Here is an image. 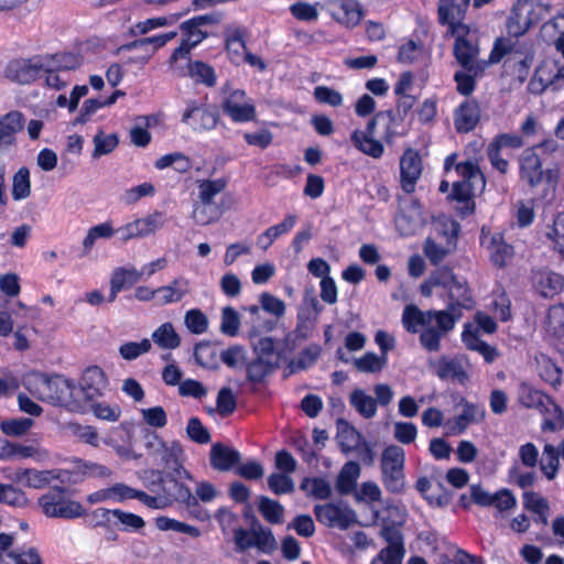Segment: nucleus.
<instances>
[{"label": "nucleus", "instance_id": "f257e3e1", "mask_svg": "<svg viewBox=\"0 0 564 564\" xmlns=\"http://www.w3.org/2000/svg\"><path fill=\"white\" fill-rule=\"evenodd\" d=\"M437 294L447 300L444 310L422 311L414 304H408L401 317L404 329L410 334H420V345L429 352L440 351L442 339L455 329L463 311H471L476 306L467 280L448 268H445L443 292Z\"/></svg>", "mask_w": 564, "mask_h": 564}, {"label": "nucleus", "instance_id": "f03ea898", "mask_svg": "<svg viewBox=\"0 0 564 564\" xmlns=\"http://www.w3.org/2000/svg\"><path fill=\"white\" fill-rule=\"evenodd\" d=\"M22 386L37 400L72 412H84L83 401L75 394L74 382L62 375L29 371L22 377Z\"/></svg>", "mask_w": 564, "mask_h": 564}, {"label": "nucleus", "instance_id": "7ed1b4c3", "mask_svg": "<svg viewBox=\"0 0 564 564\" xmlns=\"http://www.w3.org/2000/svg\"><path fill=\"white\" fill-rule=\"evenodd\" d=\"M505 57L506 65L512 74L521 84L524 83L534 62L532 45L509 37H498L490 52V61L492 64H497Z\"/></svg>", "mask_w": 564, "mask_h": 564}, {"label": "nucleus", "instance_id": "20e7f679", "mask_svg": "<svg viewBox=\"0 0 564 564\" xmlns=\"http://www.w3.org/2000/svg\"><path fill=\"white\" fill-rule=\"evenodd\" d=\"M48 66L43 69L45 86L55 90H62L70 83L69 72L78 69L83 64L79 54L70 52H58L47 54Z\"/></svg>", "mask_w": 564, "mask_h": 564}, {"label": "nucleus", "instance_id": "39448f33", "mask_svg": "<svg viewBox=\"0 0 564 564\" xmlns=\"http://www.w3.org/2000/svg\"><path fill=\"white\" fill-rule=\"evenodd\" d=\"M41 511L48 518L76 519L85 513L83 506L72 500L63 487H53L37 499Z\"/></svg>", "mask_w": 564, "mask_h": 564}, {"label": "nucleus", "instance_id": "423d86ee", "mask_svg": "<svg viewBox=\"0 0 564 564\" xmlns=\"http://www.w3.org/2000/svg\"><path fill=\"white\" fill-rule=\"evenodd\" d=\"M456 173L462 177L453 184L451 197L458 202L468 203L476 193H481L486 187L484 173L478 164L471 160L456 165Z\"/></svg>", "mask_w": 564, "mask_h": 564}, {"label": "nucleus", "instance_id": "0eeeda50", "mask_svg": "<svg viewBox=\"0 0 564 564\" xmlns=\"http://www.w3.org/2000/svg\"><path fill=\"white\" fill-rule=\"evenodd\" d=\"M404 449L398 445L387 446L381 456L383 484L388 491L398 494L404 488Z\"/></svg>", "mask_w": 564, "mask_h": 564}, {"label": "nucleus", "instance_id": "6e6552de", "mask_svg": "<svg viewBox=\"0 0 564 564\" xmlns=\"http://www.w3.org/2000/svg\"><path fill=\"white\" fill-rule=\"evenodd\" d=\"M316 520L325 527L347 530L356 521V512L341 501L314 506Z\"/></svg>", "mask_w": 564, "mask_h": 564}, {"label": "nucleus", "instance_id": "1a4fd4ad", "mask_svg": "<svg viewBox=\"0 0 564 564\" xmlns=\"http://www.w3.org/2000/svg\"><path fill=\"white\" fill-rule=\"evenodd\" d=\"M223 111L232 122L246 123L256 120L257 110L254 100L247 96L242 89H232L226 93Z\"/></svg>", "mask_w": 564, "mask_h": 564}, {"label": "nucleus", "instance_id": "9d476101", "mask_svg": "<svg viewBox=\"0 0 564 564\" xmlns=\"http://www.w3.org/2000/svg\"><path fill=\"white\" fill-rule=\"evenodd\" d=\"M47 54L36 55L25 59H13L6 68V76L19 84H31L43 78V69L48 66Z\"/></svg>", "mask_w": 564, "mask_h": 564}, {"label": "nucleus", "instance_id": "9b49d317", "mask_svg": "<svg viewBox=\"0 0 564 564\" xmlns=\"http://www.w3.org/2000/svg\"><path fill=\"white\" fill-rule=\"evenodd\" d=\"M219 115L216 109L205 104L189 100L182 116V122L195 132L209 131L216 128Z\"/></svg>", "mask_w": 564, "mask_h": 564}, {"label": "nucleus", "instance_id": "f8f14e48", "mask_svg": "<svg viewBox=\"0 0 564 564\" xmlns=\"http://www.w3.org/2000/svg\"><path fill=\"white\" fill-rule=\"evenodd\" d=\"M108 380L104 370L98 366L87 367L80 377L79 388L75 394L83 401L84 411L87 404L101 397L107 389Z\"/></svg>", "mask_w": 564, "mask_h": 564}, {"label": "nucleus", "instance_id": "ddd939ff", "mask_svg": "<svg viewBox=\"0 0 564 564\" xmlns=\"http://www.w3.org/2000/svg\"><path fill=\"white\" fill-rule=\"evenodd\" d=\"M322 8L347 29L356 28L364 18L361 6L356 0H327Z\"/></svg>", "mask_w": 564, "mask_h": 564}, {"label": "nucleus", "instance_id": "4468645a", "mask_svg": "<svg viewBox=\"0 0 564 564\" xmlns=\"http://www.w3.org/2000/svg\"><path fill=\"white\" fill-rule=\"evenodd\" d=\"M164 215L161 212H154L147 217L138 218L116 229L119 239L127 242L131 239L147 237L154 234L164 225Z\"/></svg>", "mask_w": 564, "mask_h": 564}, {"label": "nucleus", "instance_id": "2eb2a0df", "mask_svg": "<svg viewBox=\"0 0 564 564\" xmlns=\"http://www.w3.org/2000/svg\"><path fill=\"white\" fill-rule=\"evenodd\" d=\"M457 404L463 408V411L445 422L448 435L463 434L469 425L482 421L486 415L484 406L471 403L465 398H460Z\"/></svg>", "mask_w": 564, "mask_h": 564}, {"label": "nucleus", "instance_id": "dca6fc26", "mask_svg": "<svg viewBox=\"0 0 564 564\" xmlns=\"http://www.w3.org/2000/svg\"><path fill=\"white\" fill-rule=\"evenodd\" d=\"M519 170L521 180L525 181L530 187L540 185L546 174L551 178V170L546 172L542 167V160L536 153V148H527L519 156Z\"/></svg>", "mask_w": 564, "mask_h": 564}, {"label": "nucleus", "instance_id": "f3484780", "mask_svg": "<svg viewBox=\"0 0 564 564\" xmlns=\"http://www.w3.org/2000/svg\"><path fill=\"white\" fill-rule=\"evenodd\" d=\"M468 368L469 361L464 355L443 356L435 364V373L442 380H452L465 384L469 380Z\"/></svg>", "mask_w": 564, "mask_h": 564}, {"label": "nucleus", "instance_id": "a211bd4d", "mask_svg": "<svg viewBox=\"0 0 564 564\" xmlns=\"http://www.w3.org/2000/svg\"><path fill=\"white\" fill-rule=\"evenodd\" d=\"M453 54L462 68L474 72V74H484L491 63L488 59H480L479 43H454Z\"/></svg>", "mask_w": 564, "mask_h": 564}, {"label": "nucleus", "instance_id": "6ab92c4d", "mask_svg": "<svg viewBox=\"0 0 564 564\" xmlns=\"http://www.w3.org/2000/svg\"><path fill=\"white\" fill-rule=\"evenodd\" d=\"M518 400L525 408L535 409L541 413H550L551 411H554L558 416H562L561 409L547 394L533 388L527 382L519 384Z\"/></svg>", "mask_w": 564, "mask_h": 564}, {"label": "nucleus", "instance_id": "aec40b11", "mask_svg": "<svg viewBox=\"0 0 564 564\" xmlns=\"http://www.w3.org/2000/svg\"><path fill=\"white\" fill-rule=\"evenodd\" d=\"M532 9L528 0H517L507 19L506 29L509 39H518L525 34L533 25L534 20L531 17Z\"/></svg>", "mask_w": 564, "mask_h": 564}, {"label": "nucleus", "instance_id": "412c9836", "mask_svg": "<svg viewBox=\"0 0 564 564\" xmlns=\"http://www.w3.org/2000/svg\"><path fill=\"white\" fill-rule=\"evenodd\" d=\"M422 174V162L417 151L408 149L400 159V176L402 189L411 194Z\"/></svg>", "mask_w": 564, "mask_h": 564}, {"label": "nucleus", "instance_id": "4be33fe9", "mask_svg": "<svg viewBox=\"0 0 564 564\" xmlns=\"http://www.w3.org/2000/svg\"><path fill=\"white\" fill-rule=\"evenodd\" d=\"M158 456L164 467L174 473L178 478L192 479L191 474L183 467V448L178 442L167 444L158 440Z\"/></svg>", "mask_w": 564, "mask_h": 564}, {"label": "nucleus", "instance_id": "5701e85b", "mask_svg": "<svg viewBox=\"0 0 564 564\" xmlns=\"http://www.w3.org/2000/svg\"><path fill=\"white\" fill-rule=\"evenodd\" d=\"M375 122L369 120L365 130L356 129L351 132L350 141L362 154L380 159L384 153V147L381 141L375 139Z\"/></svg>", "mask_w": 564, "mask_h": 564}, {"label": "nucleus", "instance_id": "b1692460", "mask_svg": "<svg viewBox=\"0 0 564 564\" xmlns=\"http://www.w3.org/2000/svg\"><path fill=\"white\" fill-rule=\"evenodd\" d=\"M25 458H32L36 463H43L50 458V452L39 445H26L9 441L3 442L0 451V459L11 460Z\"/></svg>", "mask_w": 564, "mask_h": 564}, {"label": "nucleus", "instance_id": "393cba45", "mask_svg": "<svg viewBox=\"0 0 564 564\" xmlns=\"http://www.w3.org/2000/svg\"><path fill=\"white\" fill-rule=\"evenodd\" d=\"M480 242L490 251V258L495 265L501 268L513 256V247L506 242L501 232L486 234L481 229Z\"/></svg>", "mask_w": 564, "mask_h": 564}, {"label": "nucleus", "instance_id": "a878e982", "mask_svg": "<svg viewBox=\"0 0 564 564\" xmlns=\"http://www.w3.org/2000/svg\"><path fill=\"white\" fill-rule=\"evenodd\" d=\"M470 0H440L437 4V20L447 30L463 23Z\"/></svg>", "mask_w": 564, "mask_h": 564}, {"label": "nucleus", "instance_id": "bb28decb", "mask_svg": "<svg viewBox=\"0 0 564 564\" xmlns=\"http://www.w3.org/2000/svg\"><path fill=\"white\" fill-rule=\"evenodd\" d=\"M480 120L479 104L475 99L464 100L454 111V126L457 132L474 130Z\"/></svg>", "mask_w": 564, "mask_h": 564}, {"label": "nucleus", "instance_id": "cd10ccee", "mask_svg": "<svg viewBox=\"0 0 564 564\" xmlns=\"http://www.w3.org/2000/svg\"><path fill=\"white\" fill-rule=\"evenodd\" d=\"M321 312L322 306L315 296H306L304 299V306L297 313V325L295 328L297 337L306 338L308 336V332L314 327Z\"/></svg>", "mask_w": 564, "mask_h": 564}, {"label": "nucleus", "instance_id": "c85d7f7f", "mask_svg": "<svg viewBox=\"0 0 564 564\" xmlns=\"http://www.w3.org/2000/svg\"><path fill=\"white\" fill-rule=\"evenodd\" d=\"M462 341L469 350L480 354L488 364L494 362L499 355L497 348L482 340L479 330L470 324L464 325Z\"/></svg>", "mask_w": 564, "mask_h": 564}, {"label": "nucleus", "instance_id": "c756f323", "mask_svg": "<svg viewBox=\"0 0 564 564\" xmlns=\"http://www.w3.org/2000/svg\"><path fill=\"white\" fill-rule=\"evenodd\" d=\"M191 291L189 281L183 276L172 280L167 285L156 288V303L161 306L181 302Z\"/></svg>", "mask_w": 564, "mask_h": 564}, {"label": "nucleus", "instance_id": "7c9ffc66", "mask_svg": "<svg viewBox=\"0 0 564 564\" xmlns=\"http://www.w3.org/2000/svg\"><path fill=\"white\" fill-rule=\"evenodd\" d=\"M24 117L20 111H10L0 117V149L15 144L17 133L22 130Z\"/></svg>", "mask_w": 564, "mask_h": 564}, {"label": "nucleus", "instance_id": "2f4dec72", "mask_svg": "<svg viewBox=\"0 0 564 564\" xmlns=\"http://www.w3.org/2000/svg\"><path fill=\"white\" fill-rule=\"evenodd\" d=\"M240 453L224 444H214L210 448V465L219 471H228L240 463Z\"/></svg>", "mask_w": 564, "mask_h": 564}, {"label": "nucleus", "instance_id": "473e14b6", "mask_svg": "<svg viewBox=\"0 0 564 564\" xmlns=\"http://www.w3.org/2000/svg\"><path fill=\"white\" fill-rule=\"evenodd\" d=\"M415 488L427 500L431 506L446 507L452 500V494L441 484L433 486L426 477L416 480Z\"/></svg>", "mask_w": 564, "mask_h": 564}, {"label": "nucleus", "instance_id": "72a5a7b5", "mask_svg": "<svg viewBox=\"0 0 564 564\" xmlns=\"http://www.w3.org/2000/svg\"><path fill=\"white\" fill-rule=\"evenodd\" d=\"M20 474L19 485L32 489H43L61 477L59 470L56 469L37 470L35 468H22Z\"/></svg>", "mask_w": 564, "mask_h": 564}, {"label": "nucleus", "instance_id": "f704fd0d", "mask_svg": "<svg viewBox=\"0 0 564 564\" xmlns=\"http://www.w3.org/2000/svg\"><path fill=\"white\" fill-rule=\"evenodd\" d=\"M563 276L553 271H539L533 276V284L535 289L544 297H551L555 295L563 288Z\"/></svg>", "mask_w": 564, "mask_h": 564}, {"label": "nucleus", "instance_id": "c9c22d12", "mask_svg": "<svg viewBox=\"0 0 564 564\" xmlns=\"http://www.w3.org/2000/svg\"><path fill=\"white\" fill-rule=\"evenodd\" d=\"M247 380L253 384L264 382L268 376H270L278 367L279 364L273 360H267L262 358H253L251 361L246 362Z\"/></svg>", "mask_w": 564, "mask_h": 564}, {"label": "nucleus", "instance_id": "e433bc0d", "mask_svg": "<svg viewBox=\"0 0 564 564\" xmlns=\"http://www.w3.org/2000/svg\"><path fill=\"white\" fill-rule=\"evenodd\" d=\"M225 42L230 61L236 65H240L245 54L248 52L242 31L240 29L227 30Z\"/></svg>", "mask_w": 564, "mask_h": 564}, {"label": "nucleus", "instance_id": "4c0bfd02", "mask_svg": "<svg viewBox=\"0 0 564 564\" xmlns=\"http://www.w3.org/2000/svg\"><path fill=\"white\" fill-rule=\"evenodd\" d=\"M153 343L164 350H173L180 347L181 337L171 322L160 325L151 336Z\"/></svg>", "mask_w": 564, "mask_h": 564}, {"label": "nucleus", "instance_id": "58836bf2", "mask_svg": "<svg viewBox=\"0 0 564 564\" xmlns=\"http://www.w3.org/2000/svg\"><path fill=\"white\" fill-rule=\"evenodd\" d=\"M360 476V466L356 462L346 463L336 480V489L340 495L350 494L357 484V480Z\"/></svg>", "mask_w": 564, "mask_h": 564}, {"label": "nucleus", "instance_id": "ea45409f", "mask_svg": "<svg viewBox=\"0 0 564 564\" xmlns=\"http://www.w3.org/2000/svg\"><path fill=\"white\" fill-rule=\"evenodd\" d=\"M402 119V117H400V119L397 118L392 111L388 110L376 113L375 117L370 119V121L375 122V128L378 123L384 124V132L382 138L386 143L391 144L395 138L404 134L399 130L400 121Z\"/></svg>", "mask_w": 564, "mask_h": 564}, {"label": "nucleus", "instance_id": "a19ab883", "mask_svg": "<svg viewBox=\"0 0 564 564\" xmlns=\"http://www.w3.org/2000/svg\"><path fill=\"white\" fill-rule=\"evenodd\" d=\"M536 371L540 378L551 386L561 383V368L545 354L535 356Z\"/></svg>", "mask_w": 564, "mask_h": 564}, {"label": "nucleus", "instance_id": "79ce46f5", "mask_svg": "<svg viewBox=\"0 0 564 564\" xmlns=\"http://www.w3.org/2000/svg\"><path fill=\"white\" fill-rule=\"evenodd\" d=\"M349 403L365 419H372L377 414L375 398L362 389H355L349 394Z\"/></svg>", "mask_w": 564, "mask_h": 564}, {"label": "nucleus", "instance_id": "37998d69", "mask_svg": "<svg viewBox=\"0 0 564 564\" xmlns=\"http://www.w3.org/2000/svg\"><path fill=\"white\" fill-rule=\"evenodd\" d=\"M227 187V180L224 177L215 180L197 181L198 200L208 205L216 204L215 197Z\"/></svg>", "mask_w": 564, "mask_h": 564}, {"label": "nucleus", "instance_id": "c03bdc74", "mask_svg": "<svg viewBox=\"0 0 564 564\" xmlns=\"http://www.w3.org/2000/svg\"><path fill=\"white\" fill-rule=\"evenodd\" d=\"M251 535L253 538L252 546H256L263 553H271L276 549V540L270 529L261 525L254 520L251 527Z\"/></svg>", "mask_w": 564, "mask_h": 564}, {"label": "nucleus", "instance_id": "a18cd8bd", "mask_svg": "<svg viewBox=\"0 0 564 564\" xmlns=\"http://www.w3.org/2000/svg\"><path fill=\"white\" fill-rule=\"evenodd\" d=\"M258 510L263 519L271 524H280L284 518V507L276 500L265 496H260Z\"/></svg>", "mask_w": 564, "mask_h": 564}, {"label": "nucleus", "instance_id": "49530a36", "mask_svg": "<svg viewBox=\"0 0 564 564\" xmlns=\"http://www.w3.org/2000/svg\"><path fill=\"white\" fill-rule=\"evenodd\" d=\"M223 215V209L217 204H204L197 200L194 204L192 217L200 226L216 223Z\"/></svg>", "mask_w": 564, "mask_h": 564}, {"label": "nucleus", "instance_id": "de8ad7c7", "mask_svg": "<svg viewBox=\"0 0 564 564\" xmlns=\"http://www.w3.org/2000/svg\"><path fill=\"white\" fill-rule=\"evenodd\" d=\"M113 525H116L121 531L128 532H140L145 527V521L142 517L123 511L121 509H113Z\"/></svg>", "mask_w": 564, "mask_h": 564}, {"label": "nucleus", "instance_id": "09e8293b", "mask_svg": "<svg viewBox=\"0 0 564 564\" xmlns=\"http://www.w3.org/2000/svg\"><path fill=\"white\" fill-rule=\"evenodd\" d=\"M300 488L305 491L308 497H313L315 499L325 500L332 496V486L329 481L321 477L304 478Z\"/></svg>", "mask_w": 564, "mask_h": 564}, {"label": "nucleus", "instance_id": "8fccbe9b", "mask_svg": "<svg viewBox=\"0 0 564 564\" xmlns=\"http://www.w3.org/2000/svg\"><path fill=\"white\" fill-rule=\"evenodd\" d=\"M545 235L553 249L564 258V212L558 213L546 226Z\"/></svg>", "mask_w": 564, "mask_h": 564}, {"label": "nucleus", "instance_id": "3c124183", "mask_svg": "<svg viewBox=\"0 0 564 564\" xmlns=\"http://www.w3.org/2000/svg\"><path fill=\"white\" fill-rule=\"evenodd\" d=\"M188 75L196 82L213 87L216 85L215 69L207 63L195 61L188 65Z\"/></svg>", "mask_w": 564, "mask_h": 564}, {"label": "nucleus", "instance_id": "603ef678", "mask_svg": "<svg viewBox=\"0 0 564 564\" xmlns=\"http://www.w3.org/2000/svg\"><path fill=\"white\" fill-rule=\"evenodd\" d=\"M31 195V180L28 167H20L12 178V197L14 200H22Z\"/></svg>", "mask_w": 564, "mask_h": 564}, {"label": "nucleus", "instance_id": "864d4df0", "mask_svg": "<svg viewBox=\"0 0 564 564\" xmlns=\"http://www.w3.org/2000/svg\"><path fill=\"white\" fill-rule=\"evenodd\" d=\"M194 358L203 368H218L219 356L217 355L216 348L209 343L197 344L194 348Z\"/></svg>", "mask_w": 564, "mask_h": 564}, {"label": "nucleus", "instance_id": "5fc2aeb1", "mask_svg": "<svg viewBox=\"0 0 564 564\" xmlns=\"http://www.w3.org/2000/svg\"><path fill=\"white\" fill-rule=\"evenodd\" d=\"M219 359L231 369H238L245 367L248 357H247V350L243 346L240 345H232L228 347L227 349H224L220 355Z\"/></svg>", "mask_w": 564, "mask_h": 564}, {"label": "nucleus", "instance_id": "6e6d98bb", "mask_svg": "<svg viewBox=\"0 0 564 564\" xmlns=\"http://www.w3.org/2000/svg\"><path fill=\"white\" fill-rule=\"evenodd\" d=\"M387 356H379L375 352H366L360 358L355 359V367L361 372L376 373L381 371L387 365Z\"/></svg>", "mask_w": 564, "mask_h": 564}, {"label": "nucleus", "instance_id": "4d7b16f0", "mask_svg": "<svg viewBox=\"0 0 564 564\" xmlns=\"http://www.w3.org/2000/svg\"><path fill=\"white\" fill-rule=\"evenodd\" d=\"M540 466L547 479L552 480L555 478L560 466L558 453L555 446L551 444L544 446Z\"/></svg>", "mask_w": 564, "mask_h": 564}, {"label": "nucleus", "instance_id": "13d9d810", "mask_svg": "<svg viewBox=\"0 0 564 564\" xmlns=\"http://www.w3.org/2000/svg\"><path fill=\"white\" fill-rule=\"evenodd\" d=\"M239 327L240 316L238 312L231 306L224 307L219 326L220 332L226 336L235 337L239 333Z\"/></svg>", "mask_w": 564, "mask_h": 564}, {"label": "nucleus", "instance_id": "bf43d9fd", "mask_svg": "<svg viewBox=\"0 0 564 564\" xmlns=\"http://www.w3.org/2000/svg\"><path fill=\"white\" fill-rule=\"evenodd\" d=\"M178 14H170L166 17L147 19L144 21L138 22L134 25L132 32L134 34H147L152 30L174 24L178 20Z\"/></svg>", "mask_w": 564, "mask_h": 564}, {"label": "nucleus", "instance_id": "052dcab7", "mask_svg": "<svg viewBox=\"0 0 564 564\" xmlns=\"http://www.w3.org/2000/svg\"><path fill=\"white\" fill-rule=\"evenodd\" d=\"M252 347L256 357L267 359L270 361L273 360L276 364L280 362V355L275 350V341L272 337H260L252 343Z\"/></svg>", "mask_w": 564, "mask_h": 564}, {"label": "nucleus", "instance_id": "680f3d73", "mask_svg": "<svg viewBox=\"0 0 564 564\" xmlns=\"http://www.w3.org/2000/svg\"><path fill=\"white\" fill-rule=\"evenodd\" d=\"M482 75L484 74H474V72H468L464 68L457 70L454 74L457 91L463 96L471 95L476 88V79Z\"/></svg>", "mask_w": 564, "mask_h": 564}, {"label": "nucleus", "instance_id": "e2e57ef3", "mask_svg": "<svg viewBox=\"0 0 564 564\" xmlns=\"http://www.w3.org/2000/svg\"><path fill=\"white\" fill-rule=\"evenodd\" d=\"M93 142V156L97 159L101 155L111 153L117 148L119 140L116 134H105L100 131L94 137Z\"/></svg>", "mask_w": 564, "mask_h": 564}, {"label": "nucleus", "instance_id": "0e129e2a", "mask_svg": "<svg viewBox=\"0 0 564 564\" xmlns=\"http://www.w3.org/2000/svg\"><path fill=\"white\" fill-rule=\"evenodd\" d=\"M184 323L192 334H204L208 328L207 316L198 308H192L185 313Z\"/></svg>", "mask_w": 564, "mask_h": 564}, {"label": "nucleus", "instance_id": "69168bd1", "mask_svg": "<svg viewBox=\"0 0 564 564\" xmlns=\"http://www.w3.org/2000/svg\"><path fill=\"white\" fill-rule=\"evenodd\" d=\"M404 555L405 546L387 545L372 558L371 564H402Z\"/></svg>", "mask_w": 564, "mask_h": 564}, {"label": "nucleus", "instance_id": "338daca9", "mask_svg": "<svg viewBox=\"0 0 564 564\" xmlns=\"http://www.w3.org/2000/svg\"><path fill=\"white\" fill-rule=\"evenodd\" d=\"M216 408L221 416H228L235 412L237 399L230 388L224 387L218 391Z\"/></svg>", "mask_w": 564, "mask_h": 564}, {"label": "nucleus", "instance_id": "774afa93", "mask_svg": "<svg viewBox=\"0 0 564 564\" xmlns=\"http://www.w3.org/2000/svg\"><path fill=\"white\" fill-rule=\"evenodd\" d=\"M268 487L275 495H285L293 492L294 482L286 474L273 473L268 477Z\"/></svg>", "mask_w": 564, "mask_h": 564}]
</instances>
